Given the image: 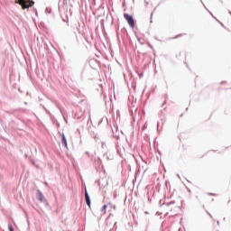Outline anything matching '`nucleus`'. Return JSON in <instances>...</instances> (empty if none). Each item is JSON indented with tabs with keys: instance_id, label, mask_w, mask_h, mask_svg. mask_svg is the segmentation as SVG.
<instances>
[{
	"instance_id": "9",
	"label": "nucleus",
	"mask_w": 231,
	"mask_h": 231,
	"mask_svg": "<svg viewBox=\"0 0 231 231\" xmlns=\"http://www.w3.org/2000/svg\"><path fill=\"white\" fill-rule=\"evenodd\" d=\"M109 205H111V207H113V204L109 203Z\"/></svg>"
},
{
	"instance_id": "6",
	"label": "nucleus",
	"mask_w": 231,
	"mask_h": 231,
	"mask_svg": "<svg viewBox=\"0 0 231 231\" xmlns=\"http://www.w3.org/2000/svg\"><path fill=\"white\" fill-rule=\"evenodd\" d=\"M107 208V205H104L101 208V212H103V214H106V210Z\"/></svg>"
},
{
	"instance_id": "8",
	"label": "nucleus",
	"mask_w": 231,
	"mask_h": 231,
	"mask_svg": "<svg viewBox=\"0 0 231 231\" xmlns=\"http://www.w3.org/2000/svg\"><path fill=\"white\" fill-rule=\"evenodd\" d=\"M97 163L100 165L102 163V161H100V158L97 159Z\"/></svg>"
},
{
	"instance_id": "2",
	"label": "nucleus",
	"mask_w": 231,
	"mask_h": 231,
	"mask_svg": "<svg viewBox=\"0 0 231 231\" xmlns=\"http://www.w3.org/2000/svg\"><path fill=\"white\" fill-rule=\"evenodd\" d=\"M124 17H125L126 23L129 24V26H130L131 28H134V18H133V15H131V14L125 13V14H124Z\"/></svg>"
},
{
	"instance_id": "4",
	"label": "nucleus",
	"mask_w": 231,
	"mask_h": 231,
	"mask_svg": "<svg viewBox=\"0 0 231 231\" xmlns=\"http://www.w3.org/2000/svg\"><path fill=\"white\" fill-rule=\"evenodd\" d=\"M61 143L68 149V141L66 140V135L64 134H61Z\"/></svg>"
},
{
	"instance_id": "1",
	"label": "nucleus",
	"mask_w": 231,
	"mask_h": 231,
	"mask_svg": "<svg viewBox=\"0 0 231 231\" xmlns=\"http://www.w3.org/2000/svg\"><path fill=\"white\" fill-rule=\"evenodd\" d=\"M15 3L22 6V10H28V8H32L35 5V2L32 0H16Z\"/></svg>"
},
{
	"instance_id": "5",
	"label": "nucleus",
	"mask_w": 231,
	"mask_h": 231,
	"mask_svg": "<svg viewBox=\"0 0 231 231\" xmlns=\"http://www.w3.org/2000/svg\"><path fill=\"white\" fill-rule=\"evenodd\" d=\"M85 199L88 207H91V199H89V194H88V191L85 192Z\"/></svg>"
},
{
	"instance_id": "7",
	"label": "nucleus",
	"mask_w": 231,
	"mask_h": 231,
	"mask_svg": "<svg viewBox=\"0 0 231 231\" xmlns=\"http://www.w3.org/2000/svg\"><path fill=\"white\" fill-rule=\"evenodd\" d=\"M8 230H9V231H14V227H12V225H9V226H8Z\"/></svg>"
},
{
	"instance_id": "3",
	"label": "nucleus",
	"mask_w": 231,
	"mask_h": 231,
	"mask_svg": "<svg viewBox=\"0 0 231 231\" xmlns=\"http://www.w3.org/2000/svg\"><path fill=\"white\" fill-rule=\"evenodd\" d=\"M36 198L41 203H46V198H44V195L39 189L37 190Z\"/></svg>"
}]
</instances>
